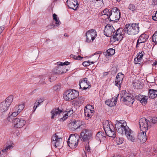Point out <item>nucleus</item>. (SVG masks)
<instances>
[{"mask_svg": "<svg viewBox=\"0 0 157 157\" xmlns=\"http://www.w3.org/2000/svg\"><path fill=\"white\" fill-rule=\"evenodd\" d=\"M139 24L133 23L131 25L127 24L124 28V30L126 34L134 35L138 34L140 31Z\"/></svg>", "mask_w": 157, "mask_h": 157, "instance_id": "obj_1", "label": "nucleus"}, {"mask_svg": "<svg viewBox=\"0 0 157 157\" xmlns=\"http://www.w3.org/2000/svg\"><path fill=\"white\" fill-rule=\"evenodd\" d=\"M115 127L117 132L122 135H124L129 129L126 122L124 120L116 121Z\"/></svg>", "mask_w": 157, "mask_h": 157, "instance_id": "obj_2", "label": "nucleus"}, {"mask_svg": "<svg viewBox=\"0 0 157 157\" xmlns=\"http://www.w3.org/2000/svg\"><path fill=\"white\" fill-rule=\"evenodd\" d=\"M103 126L106 134L109 136L114 137L116 136L115 129L113 126L110 125L109 122L108 120L103 121Z\"/></svg>", "mask_w": 157, "mask_h": 157, "instance_id": "obj_3", "label": "nucleus"}, {"mask_svg": "<svg viewBox=\"0 0 157 157\" xmlns=\"http://www.w3.org/2000/svg\"><path fill=\"white\" fill-rule=\"evenodd\" d=\"M121 95V101L126 102V104H132L134 101V99L131 97V94L127 92L126 90L122 91Z\"/></svg>", "mask_w": 157, "mask_h": 157, "instance_id": "obj_4", "label": "nucleus"}, {"mask_svg": "<svg viewBox=\"0 0 157 157\" xmlns=\"http://www.w3.org/2000/svg\"><path fill=\"white\" fill-rule=\"evenodd\" d=\"M78 95V92L77 91L70 89L65 92L63 97L66 101H70L75 99Z\"/></svg>", "mask_w": 157, "mask_h": 157, "instance_id": "obj_5", "label": "nucleus"}, {"mask_svg": "<svg viewBox=\"0 0 157 157\" xmlns=\"http://www.w3.org/2000/svg\"><path fill=\"white\" fill-rule=\"evenodd\" d=\"M79 140V137L76 136L74 134H71L68 139V144L70 148L74 149L77 147Z\"/></svg>", "mask_w": 157, "mask_h": 157, "instance_id": "obj_6", "label": "nucleus"}, {"mask_svg": "<svg viewBox=\"0 0 157 157\" xmlns=\"http://www.w3.org/2000/svg\"><path fill=\"white\" fill-rule=\"evenodd\" d=\"M86 41L88 43L92 42L97 36V33L94 29H91L88 31L86 34Z\"/></svg>", "mask_w": 157, "mask_h": 157, "instance_id": "obj_7", "label": "nucleus"}, {"mask_svg": "<svg viewBox=\"0 0 157 157\" xmlns=\"http://www.w3.org/2000/svg\"><path fill=\"white\" fill-rule=\"evenodd\" d=\"M92 135V131L90 130H83L81 133L80 137L81 140L84 141H87L91 138Z\"/></svg>", "mask_w": 157, "mask_h": 157, "instance_id": "obj_8", "label": "nucleus"}, {"mask_svg": "<svg viewBox=\"0 0 157 157\" xmlns=\"http://www.w3.org/2000/svg\"><path fill=\"white\" fill-rule=\"evenodd\" d=\"M125 34H126L124 29L121 28L118 29L112 36L113 40L114 41L121 40L123 38V36Z\"/></svg>", "mask_w": 157, "mask_h": 157, "instance_id": "obj_9", "label": "nucleus"}, {"mask_svg": "<svg viewBox=\"0 0 157 157\" xmlns=\"http://www.w3.org/2000/svg\"><path fill=\"white\" fill-rule=\"evenodd\" d=\"M149 121L143 118L140 119L139 121V125L141 131H147L148 128Z\"/></svg>", "mask_w": 157, "mask_h": 157, "instance_id": "obj_10", "label": "nucleus"}, {"mask_svg": "<svg viewBox=\"0 0 157 157\" xmlns=\"http://www.w3.org/2000/svg\"><path fill=\"white\" fill-rule=\"evenodd\" d=\"M115 32V30L112 25H107L105 28L104 34L107 36L110 37L114 35Z\"/></svg>", "mask_w": 157, "mask_h": 157, "instance_id": "obj_11", "label": "nucleus"}, {"mask_svg": "<svg viewBox=\"0 0 157 157\" xmlns=\"http://www.w3.org/2000/svg\"><path fill=\"white\" fill-rule=\"evenodd\" d=\"M52 142L53 144L56 147L61 146L62 144V138L59 137L56 133L53 136L52 138Z\"/></svg>", "mask_w": 157, "mask_h": 157, "instance_id": "obj_12", "label": "nucleus"}, {"mask_svg": "<svg viewBox=\"0 0 157 157\" xmlns=\"http://www.w3.org/2000/svg\"><path fill=\"white\" fill-rule=\"evenodd\" d=\"M83 124V122L80 120H75L69 124V126L72 130H75Z\"/></svg>", "mask_w": 157, "mask_h": 157, "instance_id": "obj_13", "label": "nucleus"}, {"mask_svg": "<svg viewBox=\"0 0 157 157\" xmlns=\"http://www.w3.org/2000/svg\"><path fill=\"white\" fill-rule=\"evenodd\" d=\"M67 4L70 8L75 10L77 9L78 6L77 0H67Z\"/></svg>", "mask_w": 157, "mask_h": 157, "instance_id": "obj_14", "label": "nucleus"}, {"mask_svg": "<svg viewBox=\"0 0 157 157\" xmlns=\"http://www.w3.org/2000/svg\"><path fill=\"white\" fill-rule=\"evenodd\" d=\"M124 78V75L121 73H119L117 74L116 78V79L115 81V85L118 88L121 87V83Z\"/></svg>", "mask_w": 157, "mask_h": 157, "instance_id": "obj_15", "label": "nucleus"}, {"mask_svg": "<svg viewBox=\"0 0 157 157\" xmlns=\"http://www.w3.org/2000/svg\"><path fill=\"white\" fill-rule=\"evenodd\" d=\"M89 82L86 78H83L81 79L79 82L80 88L82 89L85 90L88 88L89 86Z\"/></svg>", "mask_w": 157, "mask_h": 157, "instance_id": "obj_16", "label": "nucleus"}, {"mask_svg": "<svg viewBox=\"0 0 157 157\" xmlns=\"http://www.w3.org/2000/svg\"><path fill=\"white\" fill-rule=\"evenodd\" d=\"M25 121L22 118H17L14 121V125L15 127L20 128L23 127L25 124Z\"/></svg>", "mask_w": 157, "mask_h": 157, "instance_id": "obj_17", "label": "nucleus"}, {"mask_svg": "<svg viewBox=\"0 0 157 157\" xmlns=\"http://www.w3.org/2000/svg\"><path fill=\"white\" fill-rule=\"evenodd\" d=\"M148 37V35L146 34H143L140 36L137 42L136 48L139 47L140 44L145 42Z\"/></svg>", "mask_w": 157, "mask_h": 157, "instance_id": "obj_18", "label": "nucleus"}, {"mask_svg": "<svg viewBox=\"0 0 157 157\" xmlns=\"http://www.w3.org/2000/svg\"><path fill=\"white\" fill-rule=\"evenodd\" d=\"M124 135L128 140L132 142L135 141V138L133 134V132L129 128Z\"/></svg>", "mask_w": 157, "mask_h": 157, "instance_id": "obj_19", "label": "nucleus"}, {"mask_svg": "<svg viewBox=\"0 0 157 157\" xmlns=\"http://www.w3.org/2000/svg\"><path fill=\"white\" fill-rule=\"evenodd\" d=\"M121 13H112L110 17H109V19L111 21H116L119 20L121 17Z\"/></svg>", "mask_w": 157, "mask_h": 157, "instance_id": "obj_20", "label": "nucleus"}, {"mask_svg": "<svg viewBox=\"0 0 157 157\" xmlns=\"http://www.w3.org/2000/svg\"><path fill=\"white\" fill-rule=\"evenodd\" d=\"M147 131H141L138 136V139L142 143H144L147 140V136L146 132Z\"/></svg>", "mask_w": 157, "mask_h": 157, "instance_id": "obj_21", "label": "nucleus"}, {"mask_svg": "<svg viewBox=\"0 0 157 157\" xmlns=\"http://www.w3.org/2000/svg\"><path fill=\"white\" fill-rule=\"evenodd\" d=\"M117 97H118V95L117 97H116L114 98H113L106 100L105 101V103L108 106L111 107L115 105L117 102Z\"/></svg>", "mask_w": 157, "mask_h": 157, "instance_id": "obj_22", "label": "nucleus"}, {"mask_svg": "<svg viewBox=\"0 0 157 157\" xmlns=\"http://www.w3.org/2000/svg\"><path fill=\"white\" fill-rule=\"evenodd\" d=\"M63 111L60 109H59V108H55L53 109L51 112V113L52 114L51 117V118L53 119L58 114H60L62 113Z\"/></svg>", "mask_w": 157, "mask_h": 157, "instance_id": "obj_23", "label": "nucleus"}, {"mask_svg": "<svg viewBox=\"0 0 157 157\" xmlns=\"http://www.w3.org/2000/svg\"><path fill=\"white\" fill-rule=\"evenodd\" d=\"M73 113V111L71 110L63 112L62 115L63 116V117L60 119V120H62L63 121L65 120L69 116H71Z\"/></svg>", "mask_w": 157, "mask_h": 157, "instance_id": "obj_24", "label": "nucleus"}, {"mask_svg": "<svg viewBox=\"0 0 157 157\" xmlns=\"http://www.w3.org/2000/svg\"><path fill=\"white\" fill-rule=\"evenodd\" d=\"M84 111L85 115L86 117V119L87 120L90 118L93 115L94 110H90L89 109H84Z\"/></svg>", "mask_w": 157, "mask_h": 157, "instance_id": "obj_25", "label": "nucleus"}, {"mask_svg": "<svg viewBox=\"0 0 157 157\" xmlns=\"http://www.w3.org/2000/svg\"><path fill=\"white\" fill-rule=\"evenodd\" d=\"M149 97L150 98H154L157 96V90L152 89L149 90L148 92Z\"/></svg>", "mask_w": 157, "mask_h": 157, "instance_id": "obj_26", "label": "nucleus"}, {"mask_svg": "<svg viewBox=\"0 0 157 157\" xmlns=\"http://www.w3.org/2000/svg\"><path fill=\"white\" fill-rule=\"evenodd\" d=\"M9 106L7 105V104H6L5 102L2 101L0 104V111L3 112L7 110Z\"/></svg>", "mask_w": 157, "mask_h": 157, "instance_id": "obj_27", "label": "nucleus"}, {"mask_svg": "<svg viewBox=\"0 0 157 157\" xmlns=\"http://www.w3.org/2000/svg\"><path fill=\"white\" fill-rule=\"evenodd\" d=\"M43 100L42 98H40L37 100L34 104V105L33 108V112H34L37 108L43 102Z\"/></svg>", "mask_w": 157, "mask_h": 157, "instance_id": "obj_28", "label": "nucleus"}, {"mask_svg": "<svg viewBox=\"0 0 157 157\" xmlns=\"http://www.w3.org/2000/svg\"><path fill=\"white\" fill-rule=\"evenodd\" d=\"M13 99V97L12 95H10L8 96L3 102H5L6 104L9 106L11 105Z\"/></svg>", "mask_w": 157, "mask_h": 157, "instance_id": "obj_29", "label": "nucleus"}, {"mask_svg": "<svg viewBox=\"0 0 157 157\" xmlns=\"http://www.w3.org/2000/svg\"><path fill=\"white\" fill-rule=\"evenodd\" d=\"M102 134L103 133L101 132H98L96 135V139L101 141L102 139H104L105 137Z\"/></svg>", "mask_w": 157, "mask_h": 157, "instance_id": "obj_30", "label": "nucleus"}, {"mask_svg": "<svg viewBox=\"0 0 157 157\" xmlns=\"http://www.w3.org/2000/svg\"><path fill=\"white\" fill-rule=\"evenodd\" d=\"M103 15L107 16V18L109 19V17L110 16L112 12L111 11H110V10L109 11L108 9H106L103 11Z\"/></svg>", "mask_w": 157, "mask_h": 157, "instance_id": "obj_31", "label": "nucleus"}, {"mask_svg": "<svg viewBox=\"0 0 157 157\" xmlns=\"http://www.w3.org/2000/svg\"><path fill=\"white\" fill-rule=\"evenodd\" d=\"M53 20L56 21L55 23L56 26H58L61 24V22L59 19H58L57 15L55 13H54L53 14Z\"/></svg>", "mask_w": 157, "mask_h": 157, "instance_id": "obj_32", "label": "nucleus"}, {"mask_svg": "<svg viewBox=\"0 0 157 157\" xmlns=\"http://www.w3.org/2000/svg\"><path fill=\"white\" fill-rule=\"evenodd\" d=\"M115 51L114 49H113L112 48L109 49L106 52V56H112L115 53Z\"/></svg>", "mask_w": 157, "mask_h": 157, "instance_id": "obj_33", "label": "nucleus"}, {"mask_svg": "<svg viewBox=\"0 0 157 157\" xmlns=\"http://www.w3.org/2000/svg\"><path fill=\"white\" fill-rule=\"evenodd\" d=\"M61 67H58L56 69H55L53 71V73L55 74H59L63 73V71L61 70Z\"/></svg>", "mask_w": 157, "mask_h": 157, "instance_id": "obj_34", "label": "nucleus"}, {"mask_svg": "<svg viewBox=\"0 0 157 157\" xmlns=\"http://www.w3.org/2000/svg\"><path fill=\"white\" fill-rule=\"evenodd\" d=\"M128 8L129 10L132 12H134L137 10L136 8L135 7V5L132 4H130L128 6Z\"/></svg>", "mask_w": 157, "mask_h": 157, "instance_id": "obj_35", "label": "nucleus"}, {"mask_svg": "<svg viewBox=\"0 0 157 157\" xmlns=\"http://www.w3.org/2000/svg\"><path fill=\"white\" fill-rule=\"evenodd\" d=\"M56 74H55L54 73L52 74L49 77V80L51 82H52L55 81L57 77L55 75Z\"/></svg>", "mask_w": 157, "mask_h": 157, "instance_id": "obj_36", "label": "nucleus"}, {"mask_svg": "<svg viewBox=\"0 0 157 157\" xmlns=\"http://www.w3.org/2000/svg\"><path fill=\"white\" fill-rule=\"evenodd\" d=\"M152 41L157 44V31L155 32L152 37Z\"/></svg>", "mask_w": 157, "mask_h": 157, "instance_id": "obj_37", "label": "nucleus"}, {"mask_svg": "<svg viewBox=\"0 0 157 157\" xmlns=\"http://www.w3.org/2000/svg\"><path fill=\"white\" fill-rule=\"evenodd\" d=\"M17 118H16L15 117L12 116L11 114H10V113L9 114V116L7 118V120L8 121L11 122H13V124L14 123V121Z\"/></svg>", "mask_w": 157, "mask_h": 157, "instance_id": "obj_38", "label": "nucleus"}, {"mask_svg": "<svg viewBox=\"0 0 157 157\" xmlns=\"http://www.w3.org/2000/svg\"><path fill=\"white\" fill-rule=\"evenodd\" d=\"M147 96H144L143 98L140 102L143 105H145L147 103Z\"/></svg>", "mask_w": 157, "mask_h": 157, "instance_id": "obj_39", "label": "nucleus"}, {"mask_svg": "<svg viewBox=\"0 0 157 157\" xmlns=\"http://www.w3.org/2000/svg\"><path fill=\"white\" fill-rule=\"evenodd\" d=\"M94 63V62L91 61H86L83 62L82 63V65L85 67L88 66L90 65L91 64H93Z\"/></svg>", "mask_w": 157, "mask_h": 157, "instance_id": "obj_40", "label": "nucleus"}, {"mask_svg": "<svg viewBox=\"0 0 157 157\" xmlns=\"http://www.w3.org/2000/svg\"><path fill=\"white\" fill-rule=\"evenodd\" d=\"M24 107H25V106L23 104H21L19 105L18 106V107L17 108L18 113H20L21 111H22L23 109L24 108Z\"/></svg>", "mask_w": 157, "mask_h": 157, "instance_id": "obj_41", "label": "nucleus"}, {"mask_svg": "<svg viewBox=\"0 0 157 157\" xmlns=\"http://www.w3.org/2000/svg\"><path fill=\"white\" fill-rule=\"evenodd\" d=\"M100 52H98V53H96L94 54V55L93 56V58L94 59V61L95 62L99 58L100 55L99 54Z\"/></svg>", "mask_w": 157, "mask_h": 157, "instance_id": "obj_42", "label": "nucleus"}, {"mask_svg": "<svg viewBox=\"0 0 157 157\" xmlns=\"http://www.w3.org/2000/svg\"><path fill=\"white\" fill-rule=\"evenodd\" d=\"M116 139V143H117V144H120L123 143L124 140L122 138L117 137Z\"/></svg>", "mask_w": 157, "mask_h": 157, "instance_id": "obj_43", "label": "nucleus"}, {"mask_svg": "<svg viewBox=\"0 0 157 157\" xmlns=\"http://www.w3.org/2000/svg\"><path fill=\"white\" fill-rule=\"evenodd\" d=\"M70 62L68 61H66L64 63H61L60 62H58L57 63V65L61 66L64 65H68L70 64Z\"/></svg>", "mask_w": 157, "mask_h": 157, "instance_id": "obj_44", "label": "nucleus"}, {"mask_svg": "<svg viewBox=\"0 0 157 157\" xmlns=\"http://www.w3.org/2000/svg\"><path fill=\"white\" fill-rule=\"evenodd\" d=\"M60 88V84H58L53 86V89L54 90L56 91L59 90Z\"/></svg>", "mask_w": 157, "mask_h": 157, "instance_id": "obj_45", "label": "nucleus"}, {"mask_svg": "<svg viewBox=\"0 0 157 157\" xmlns=\"http://www.w3.org/2000/svg\"><path fill=\"white\" fill-rule=\"evenodd\" d=\"M84 100L83 98L81 97H79L78 100L77 102L78 104H82L84 102Z\"/></svg>", "mask_w": 157, "mask_h": 157, "instance_id": "obj_46", "label": "nucleus"}, {"mask_svg": "<svg viewBox=\"0 0 157 157\" xmlns=\"http://www.w3.org/2000/svg\"><path fill=\"white\" fill-rule=\"evenodd\" d=\"M84 109H87V110H94V108L92 106L90 105H87L85 107Z\"/></svg>", "mask_w": 157, "mask_h": 157, "instance_id": "obj_47", "label": "nucleus"}, {"mask_svg": "<svg viewBox=\"0 0 157 157\" xmlns=\"http://www.w3.org/2000/svg\"><path fill=\"white\" fill-rule=\"evenodd\" d=\"M143 56V54L142 53V52H141V53H140V54L138 55L136 57L139 60V61L141 62Z\"/></svg>", "mask_w": 157, "mask_h": 157, "instance_id": "obj_48", "label": "nucleus"}, {"mask_svg": "<svg viewBox=\"0 0 157 157\" xmlns=\"http://www.w3.org/2000/svg\"><path fill=\"white\" fill-rule=\"evenodd\" d=\"M110 11H111L112 13H115L117 12H120V10H118V9L116 7L113 8L111 10H110Z\"/></svg>", "mask_w": 157, "mask_h": 157, "instance_id": "obj_49", "label": "nucleus"}, {"mask_svg": "<svg viewBox=\"0 0 157 157\" xmlns=\"http://www.w3.org/2000/svg\"><path fill=\"white\" fill-rule=\"evenodd\" d=\"M144 96L141 95H139L138 96H136V98L137 100L139 101H140L143 98Z\"/></svg>", "mask_w": 157, "mask_h": 157, "instance_id": "obj_50", "label": "nucleus"}, {"mask_svg": "<svg viewBox=\"0 0 157 157\" xmlns=\"http://www.w3.org/2000/svg\"><path fill=\"white\" fill-rule=\"evenodd\" d=\"M73 58H74L75 59L79 60H81L83 58V57H81L80 56H75V57Z\"/></svg>", "mask_w": 157, "mask_h": 157, "instance_id": "obj_51", "label": "nucleus"}, {"mask_svg": "<svg viewBox=\"0 0 157 157\" xmlns=\"http://www.w3.org/2000/svg\"><path fill=\"white\" fill-rule=\"evenodd\" d=\"M19 113H18V111H17V112H13L11 115L15 117H16L18 115V114Z\"/></svg>", "mask_w": 157, "mask_h": 157, "instance_id": "obj_52", "label": "nucleus"}, {"mask_svg": "<svg viewBox=\"0 0 157 157\" xmlns=\"http://www.w3.org/2000/svg\"><path fill=\"white\" fill-rule=\"evenodd\" d=\"M153 19L155 21H157V11H156L155 15L152 16Z\"/></svg>", "mask_w": 157, "mask_h": 157, "instance_id": "obj_53", "label": "nucleus"}, {"mask_svg": "<svg viewBox=\"0 0 157 157\" xmlns=\"http://www.w3.org/2000/svg\"><path fill=\"white\" fill-rule=\"evenodd\" d=\"M85 150L86 152H89L90 151V147L89 144L87 146H86L85 147Z\"/></svg>", "mask_w": 157, "mask_h": 157, "instance_id": "obj_54", "label": "nucleus"}, {"mask_svg": "<svg viewBox=\"0 0 157 157\" xmlns=\"http://www.w3.org/2000/svg\"><path fill=\"white\" fill-rule=\"evenodd\" d=\"M55 26L56 25H54L52 24L48 25L47 27L48 29H51L55 27Z\"/></svg>", "mask_w": 157, "mask_h": 157, "instance_id": "obj_55", "label": "nucleus"}, {"mask_svg": "<svg viewBox=\"0 0 157 157\" xmlns=\"http://www.w3.org/2000/svg\"><path fill=\"white\" fill-rule=\"evenodd\" d=\"M139 60L137 59V57L136 58L134 59V62L135 64H137L139 62H140V61H139Z\"/></svg>", "mask_w": 157, "mask_h": 157, "instance_id": "obj_56", "label": "nucleus"}, {"mask_svg": "<svg viewBox=\"0 0 157 157\" xmlns=\"http://www.w3.org/2000/svg\"><path fill=\"white\" fill-rule=\"evenodd\" d=\"M6 149L8 150V149H11L13 147V146H12V145H9L7 146L6 147Z\"/></svg>", "mask_w": 157, "mask_h": 157, "instance_id": "obj_57", "label": "nucleus"}, {"mask_svg": "<svg viewBox=\"0 0 157 157\" xmlns=\"http://www.w3.org/2000/svg\"><path fill=\"white\" fill-rule=\"evenodd\" d=\"M4 29V27L3 26L0 27V34L2 32L3 30Z\"/></svg>", "mask_w": 157, "mask_h": 157, "instance_id": "obj_58", "label": "nucleus"}, {"mask_svg": "<svg viewBox=\"0 0 157 157\" xmlns=\"http://www.w3.org/2000/svg\"><path fill=\"white\" fill-rule=\"evenodd\" d=\"M7 149H6V147L4 149H3L1 151H2V153H4V152H6Z\"/></svg>", "mask_w": 157, "mask_h": 157, "instance_id": "obj_59", "label": "nucleus"}, {"mask_svg": "<svg viewBox=\"0 0 157 157\" xmlns=\"http://www.w3.org/2000/svg\"><path fill=\"white\" fill-rule=\"evenodd\" d=\"M5 155V154L2 153V151H0V157H3Z\"/></svg>", "mask_w": 157, "mask_h": 157, "instance_id": "obj_60", "label": "nucleus"}, {"mask_svg": "<svg viewBox=\"0 0 157 157\" xmlns=\"http://www.w3.org/2000/svg\"><path fill=\"white\" fill-rule=\"evenodd\" d=\"M94 1H99L100 3H103V0H93Z\"/></svg>", "mask_w": 157, "mask_h": 157, "instance_id": "obj_61", "label": "nucleus"}, {"mask_svg": "<svg viewBox=\"0 0 157 157\" xmlns=\"http://www.w3.org/2000/svg\"><path fill=\"white\" fill-rule=\"evenodd\" d=\"M70 57L71 58H73L74 57H75V56L74 55H73V54H71V55H70Z\"/></svg>", "mask_w": 157, "mask_h": 157, "instance_id": "obj_62", "label": "nucleus"}, {"mask_svg": "<svg viewBox=\"0 0 157 157\" xmlns=\"http://www.w3.org/2000/svg\"><path fill=\"white\" fill-rule=\"evenodd\" d=\"M84 155H83L82 156V157H87V156L86 155V153L84 151Z\"/></svg>", "mask_w": 157, "mask_h": 157, "instance_id": "obj_63", "label": "nucleus"}, {"mask_svg": "<svg viewBox=\"0 0 157 157\" xmlns=\"http://www.w3.org/2000/svg\"><path fill=\"white\" fill-rule=\"evenodd\" d=\"M64 35L65 36H66L67 37H68L69 36L68 35L67 33H65Z\"/></svg>", "mask_w": 157, "mask_h": 157, "instance_id": "obj_64", "label": "nucleus"}]
</instances>
